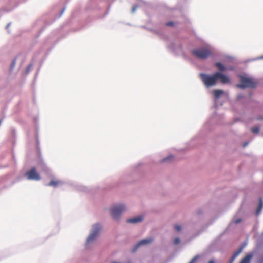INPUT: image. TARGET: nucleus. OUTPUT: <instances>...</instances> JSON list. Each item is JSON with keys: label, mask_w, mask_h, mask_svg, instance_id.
Returning <instances> with one entry per match:
<instances>
[{"label": "nucleus", "mask_w": 263, "mask_h": 263, "mask_svg": "<svg viewBox=\"0 0 263 263\" xmlns=\"http://www.w3.org/2000/svg\"><path fill=\"white\" fill-rule=\"evenodd\" d=\"M200 77L202 81L207 87L215 85L216 84L217 81L216 72L212 76H209L205 73H200Z\"/></svg>", "instance_id": "f257e3e1"}, {"label": "nucleus", "mask_w": 263, "mask_h": 263, "mask_svg": "<svg viewBox=\"0 0 263 263\" xmlns=\"http://www.w3.org/2000/svg\"><path fill=\"white\" fill-rule=\"evenodd\" d=\"M240 82L241 84H237L236 87L241 89L246 87L254 88L256 85V83L252 79L243 76L240 77Z\"/></svg>", "instance_id": "f03ea898"}, {"label": "nucleus", "mask_w": 263, "mask_h": 263, "mask_svg": "<svg viewBox=\"0 0 263 263\" xmlns=\"http://www.w3.org/2000/svg\"><path fill=\"white\" fill-rule=\"evenodd\" d=\"M192 52L196 58L201 59L207 58L211 54V50L207 48L196 49L192 50Z\"/></svg>", "instance_id": "7ed1b4c3"}, {"label": "nucleus", "mask_w": 263, "mask_h": 263, "mask_svg": "<svg viewBox=\"0 0 263 263\" xmlns=\"http://www.w3.org/2000/svg\"><path fill=\"white\" fill-rule=\"evenodd\" d=\"M126 208L123 204H118L113 206L110 210V214L115 219H118L121 213L125 210Z\"/></svg>", "instance_id": "20e7f679"}, {"label": "nucleus", "mask_w": 263, "mask_h": 263, "mask_svg": "<svg viewBox=\"0 0 263 263\" xmlns=\"http://www.w3.org/2000/svg\"><path fill=\"white\" fill-rule=\"evenodd\" d=\"M101 230V226L99 224L93 225L92 232L87 239V243L91 242L97 237L99 232Z\"/></svg>", "instance_id": "39448f33"}, {"label": "nucleus", "mask_w": 263, "mask_h": 263, "mask_svg": "<svg viewBox=\"0 0 263 263\" xmlns=\"http://www.w3.org/2000/svg\"><path fill=\"white\" fill-rule=\"evenodd\" d=\"M25 176L28 180H40L41 179L40 174L36 172L34 167L26 172Z\"/></svg>", "instance_id": "423d86ee"}, {"label": "nucleus", "mask_w": 263, "mask_h": 263, "mask_svg": "<svg viewBox=\"0 0 263 263\" xmlns=\"http://www.w3.org/2000/svg\"><path fill=\"white\" fill-rule=\"evenodd\" d=\"M217 80H219L222 84L229 83L230 81V79L227 76L223 74L220 72H216Z\"/></svg>", "instance_id": "0eeeda50"}, {"label": "nucleus", "mask_w": 263, "mask_h": 263, "mask_svg": "<svg viewBox=\"0 0 263 263\" xmlns=\"http://www.w3.org/2000/svg\"><path fill=\"white\" fill-rule=\"evenodd\" d=\"M153 240L154 239L153 238H149L147 239H142L139 242H138V243L137 244L136 248L142 245L149 244L153 241Z\"/></svg>", "instance_id": "6e6552de"}, {"label": "nucleus", "mask_w": 263, "mask_h": 263, "mask_svg": "<svg viewBox=\"0 0 263 263\" xmlns=\"http://www.w3.org/2000/svg\"><path fill=\"white\" fill-rule=\"evenodd\" d=\"M143 220V217L142 216H139L136 217H134L133 218L128 219L126 220V222L127 223H138L141 221H142Z\"/></svg>", "instance_id": "1a4fd4ad"}, {"label": "nucleus", "mask_w": 263, "mask_h": 263, "mask_svg": "<svg viewBox=\"0 0 263 263\" xmlns=\"http://www.w3.org/2000/svg\"><path fill=\"white\" fill-rule=\"evenodd\" d=\"M252 257V255L248 254L241 260L239 263H250V259Z\"/></svg>", "instance_id": "9d476101"}, {"label": "nucleus", "mask_w": 263, "mask_h": 263, "mask_svg": "<svg viewBox=\"0 0 263 263\" xmlns=\"http://www.w3.org/2000/svg\"><path fill=\"white\" fill-rule=\"evenodd\" d=\"M61 183L60 181L57 180H52L48 184V186H53L54 187H57V186Z\"/></svg>", "instance_id": "9b49d317"}, {"label": "nucleus", "mask_w": 263, "mask_h": 263, "mask_svg": "<svg viewBox=\"0 0 263 263\" xmlns=\"http://www.w3.org/2000/svg\"><path fill=\"white\" fill-rule=\"evenodd\" d=\"M213 92L216 99L219 98L223 93V91L221 90H214Z\"/></svg>", "instance_id": "f8f14e48"}, {"label": "nucleus", "mask_w": 263, "mask_h": 263, "mask_svg": "<svg viewBox=\"0 0 263 263\" xmlns=\"http://www.w3.org/2000/svg\"><path fill=\"white\" fill-rule=\"evenodd\" d=\"M263 208V202L261 199H259V202L257 206V209L256 210V214H258L260 211L262 210Z\"/></svg>", "instance_id": "ddd939ff"}, {"label": "nucleus", "mask_w": 263, "mask_h": 263, "mask_svg": "<svg viewBox=\"0 0 263 263\" xmlns=\"http://www.w3.org/2000/svg\"><path fill=\"white\" fill-rule=\"evenodd\" d=\"M242 248H240L239 249H238L237 251H236L234 254H233V256L232 257V258H231V262H232L235 259V258L239 254V253L242 251Z\"/></svg>", "instance_id": "4468645a"}, {"label": "nucleus", "mask_w": 263, "mask_h": 263, "mask_svg": "<svg viewBox=\"0 0 263 263\" xmlns=\"http://www.w3.org/2000/svg\"><path fill=\"white\" fill-rule=\"evenodd\" d=\"M242 248H240L239 249H238L237 251H236L234 254H233V256L232 257V258H231V262H232L235 259V258L239 254V253L242 251Z\"/></svg>", "instance_id": "2eb2a0df"}, {"label": "nucleus", "mask_w": 263, "mask_h": 263, "mask_svg": "<svg viewBox=\"0 0 263 263\" xmlns=\"http://www.w3.org/2000/svg\"><path fill=\"white\" fill-rule=\"evenodd\" d=\"M242 248H240L239 249H238L237 251H236L234 254H233V256L232 257V258H231V262H232L235 259V258L239 254V253L242 251Z\"/></svg>", "instance_id": "dca6fc26"}, {"label": "nucleus", "mask_w": 263, "mask_h": 263, "mask_svg": "<svg viewBox=\"0 0 263 263\" xmlns=\"http://www.w3.org/2000/svg\"><path fill=\"white\" fill-rule=\"evenodd\" d=\"M215 65L218 68V69L221 71H224L226 70V67L221 63L217 62L215 64Z\"/></svg>", "instance_id": "f3484780"}, {"label": "nucleus", "mask_w": 263, "mask_h": 263, "mask_svg": "<svg viewBox=\"0 0 263 263\" xmlns=\"http://www.w3.org/2000/svg\"><path fill=\"white\" fill-rule=\"evenodd\" d=\"M251 132L254 134H257L259 132V129L258 127L255 126L251 128Z\"/></svg>", "instance_id": "a211bd4d"}, {"label": "nucleus", "mask_w": 263, "mask_h": 263, "mask_svg": "<svg viewBox=\"0 0 263 263\" xmlns=\"http://www.w3.org/2000/svg\"><path fill=\"white\" fill-rule=\"evenodd\" d=\"M199 257L198 255L195 256L190 261L189 263H194L195 261L197 259V258Z\"/></svg>", "instance_id": "6ab92c4d"}, {"label": "nucleus", "mask_w": 263, "mask_h": 263, "mask_svg": "<svg viewBox=\"0 0 263 263\" xmlns=\"http://www.w3.org/2000/svg\"><path fill=\"white\" fill-rule=\"evenodd\" d=\"M175 230H176L177 231L179 232V231H180L181 230V227H180V226H179V225H175Z\"/></svg>", "instance_id": "aec40b11"}, {"label": "nucleus", "mask_w": 263, "mask_h": 263, "mask_svg": "<svg viewBox=\"0 0 263 263\" xmlns=\"http://www.w3.org/2000/svg\"><path fill=\"white\" fill-rule=\"evenodd\" d=\"M180 242V239L179 238H176L174 240V244L178 245Z\"/></svg>", "instance_id": "412c9836"}, {"label": "nucleus", "mask_w": 263, "mask_h": 263, "mask_svg": "<svg viewBox=\"0 0 263 263\" xmlns=\"http://www.w3.org/2000/svg\"><path fill=\"white\" fill-rule=\"evenodd\" d=\"M173 24H174V23L173 22H169L166 24V25L167 26H172L173 25Z\"/></svg>", "instance_id": "4be33fe9"}, {"label": "nucleus", "mask_w": 263, "mask_h": 263, "mask_svg": "<svg viewBox=\"0 0 263 263\" xmlns=\"http://www.w3.org/2000/svg\"><path fill=\"white\" fill-rule=\"evenodd\" d=\"M241 221V219L240 218H239V219L235 220L234 222L236 224H237V223H239V222H240Z\"/></svg>", "instance_id": "5701e85b"}, {"label": "nucleus", "mask_w": 263, "mask_h": 263, "mask_svg": "<svg viewBox=\"0 0 263 263\" xmlns=\"http://www.w3.org/2000/svg\"><path fill=\"white\" fill-rule=\"evenodd\" d=\"M172 157H172V156H169V157H167V158H166L164 159H163V161H167V160H170V159H171Z\"/></svg>", "instance_id": "b1692460"}, {"label": "nucleus", "mask_w": 263, "mask_h": 263, "mask_svg": "<svg viewBox=\"0 0 263 263\" xmlns=\"http://www.w3.org/2000/svg\"><path fill=\"white\" fill-rule=\"evenodd\" d=\"M208 263H215L214 261L213 260H210Z\"/></svg>", "instance_id": "393cba45"}, {"label": "nucleus", "mask_w": 263, "mask_h": 263, "mask_svg": "<svg viewBox=\"0 0 263 263\" xmlns=\"http://www.w3.org/2000/svg\"><path fill=\"white\" fill-rule=\"evenodd\" d=\"M248 144V142L245 143L244 144H243V147H245L246 146H247Z\"/></svg>", "instance_id": "a878e982"}, {"label": "nucleus", "mask_w": 263, "mask_h": 263, "mask_svg": "<svg viewBox=\"0 0 263 263\" xmlns=\"http://www.w3.org/2000/svg\"><path fill=\"white\" fill-rule=\"evenodd\" d=\"M262 119H263V118Z\"/></svg>", "instance_id": "bb28decb"}]
</instances>
